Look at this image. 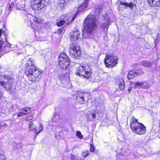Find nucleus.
Instances as JSON below:
<instances>
[{
  "label": "nucleus",
  "instance_id": "14",
  "mask_svg": "<svg viewBox=\"0 0 160 160\" xmlns=\"http://www.w3.org/2000/svg\"><path fill=\"white\" fill-rule=\"evenodd\" d=\"M60 116L58 114H55L54 115L53 118H52V122L49 123V127L52 129H53L54 128H56V125L55 124H52V122L56 123L60 119Z\"/></svg>",
  "mask_w": 160,
  "mask_h": 160
},
{
  "label": "nucleus",
  "instance_id": "42",
  "mask_svg": "<svg viewBox=\"0 0 160 160\" xmlns=\"http://www.w3.org/2000/svg\"><path fill=\"white\" fill-rule=\"evenodd\" d=\"M131 89H132V88L131 87H130L128 88V90L129 93L130 92Z\"/></svg>",
  "mask_w": 160,
  "mask_h": 160
},
{
  "label": "nucleus",
  "instance_id": "34",
  "mask_svg": "<svg viewBox=\"0 0 160 160\" xmlns=\"http://www.w3.org/2000/svg\"><path fill=\"white\" fill-rule=\"evenodd\" d=\"M33 118V116L32 115H30V116H28L26 118V120L27 121H29L30 120H31Z\"/></svg>",
  "mask_w": 160,
  "mask_h": 160
},
{
  "label": "nucleus",
  "instance_id": "43",
  "mask_svg": "<svg viewBox=\"0 0 160 160\" xmlns=\"http://www.w3.org/2000/svg\"><path fill=\"white\" fill-rule=\"evenodd\" d=\"M2 33L4 34V32L2 31L1 29H0V36H1V34Z\"/></svg>",
  "mask_w": 160,
  "mask_h": 160
},
{
  "label": "nucleus",
  "instance_id": "22",
  "mask_svg": "<svg viewBox=\"0 0 160 160\" xmlns=\"http://www.w3.org/2000/svg\"><path fill=\"white\" fill-rule=\"evenodd\" d=\"M28 128L30 131L34 130L35 132V130H36V126L32 121L30 122L29 123Z\"/></svg>",
  "mask_w": 160,
  "mask_h": 160
},
{
  "label": "nucleus",
  "instance_id": "4",
  "mask_svg": "<svg viewBox=\"0 0 160 160\" xmlns=\"http://www.w3.org/2000/svg\"><path fill=\"white\" fill-rule=\"evenodd\" d=\"M91 67L90 65L80 66L78 68L76 74L80 76H82L87 79L91 75Z\"/></svg>",
  "mask_w": 160,
  "mask_h": 160
},
{
  "label": "nucleus",
  "instance_id": "21",
  "mask_svg": "<svg viewBox=\"0 0 160 160\" xmlns=\"http://www.w3.org/2000/svg\"><path fill=\"white\" fill-rule=\"evenodd\" d=\"M153 64V63L151 62H149L148 61H144L141 62V65L145 67H150Z\"/></svg>",
  "mask_w": 160,
  "mask_h": 160
},
{
  "label": "nucleus",
  "instance_id": "28",
  "mask_svg": "<svg viewBox=\"0 0 160 160\" xmlns=\"http://www.w3.org/2000/svg\"><path fill=\"white\" fill-rule=\"evenodd\" d=\"M14 79L13 78H10L8 80L7 83H9L10 84L8 85V89H9L11 87V85L14 82Z\"/></svg>",
  "mask_w": 160,
  "mask_h": 160
},
{
  "label": "nucleus",
  "instance_id": "8",
  "mask_svg": "<svg viewBox=\"0 0 160 160\" xmlns=\"http://www.w3.org/2000/svg\"><path fill=\"white\" fill-rule=\"evenodd\" d=\"M31 3L33 9L39 10L45 7L47 2L46 0H31Z\"/></svg>",
  "mask_w": 160,
  "mask_h": 160
},
{
  "label": "nucleus",
  "instance_id": "26",
  "mask_svg": "<svg viewBox=\"0 0 160 160\" xmlns=\"http://www.w3.org/2000/svg\"><path fill=\"white\" fill-rule=\"evenodd\" d=\"M137 74V76L138 75H141L144 74L143 71L140 69L135 70Z\"/></svg>",
  "mask_w": 160,
  "mask_h": 160
},
{
  "label": "nucleus",
  "instance_id": "29",
  "mask_svg": "<svg viewBox=\"0 0 160 160\" xmlns=\"http://www.w3.org/2000/svg\"><path fill=\"white\" fill-rule=\"evenodd\" d=\"M76 135L78 138L80 139H82L83 137V136L82 135L81 132L79 131H77L76 132Z\"/></svg>",
  "mask_w": 160,
  "mask_h": 160
},
{
  "label": "nucleus",
  "instance_id": "39",
  "mask_svg": "<svg viewBox=\"0 0 160 160\" xmlns=\"http://www.w3.org/2000/svg\"><path fill=\"white\" fill-rule=\"evenodd\" d=\"M62 30L63 29L62 28L59 29L57 31V33L59 34H60L61 33Z\"/></svg>",
  "mask_w": 160,
  "mask_h": 160
},
{
  "label": "nucleus",
  "instance_id": "30",
  "mask_svg": "<svg viewBox=\"0 0 160 160\" xmlns=\"http://www.w3.org/2000/svg\"><path fill=\"white\" fill-rule=\"evenodd\" d=\"M14 6V3L13 2H12L11 3L9 4V6L8 7V10L10 12H11L12 10V8Z\"/></svg>",
  "mask_w": 160,
  "mask_h": 160
},
{
  "label": "nucleus",
  "instance_id": "27",
  "mask_svg": "<svg viewBox=\"0 0 160 160\" xmlns=\"http://www.w3.org/2000/svg\"><path fill=\"white\" fill-rule=\"evenodd\" d=\"M43 125L42 124H41L40 125V127H39V131L38 132L37 130H35V134H36V135H38L41 131L43 130Z\"/></svg>",
  "mask_w": 160,
  "mask_h": 160
},
{
  "label": "nucleus",
  "instance_id": "12",
  "mask_svg": "<svg viewBox=\"0 0 160 160\" xmlns=\"http://www.w3.org/2000/svg\"><path fill=\"white\" fill-rule=\"evenodd\" d=\"M80 36V32L77 29H74L70 33V39L71 41H76L78 39Z\"/></svg>",
  "mask_w": 160,
  "mask_h": 160
},
{
  "label": "nucleus",
  "instance_id": "45",
  "mask_svg": "<svg viewBox=\"0 0 160 160\" xmlns=\"http://www.w3.org/2000/svg\"><path fill=\"white\" fill-rule=\"evenodd\" d=\"M105 73V74H107V73H106V72H105V73Z\"/></svg>",
  "mask_w": 160,
  "mask_h": 160
},
{
  "label": "nucleus",
  "instance_id": "38",
  "mask_svg": "<svg viewBox=\"0 0 160 160\" xmlns=\"http://www.w3.org/2000/svg\"><path fill=\"white\" fill-rule=\"evenodd\" d=\"M33 20L36 22H37L38 23H39L40 21L39 19H38V18L34 17L33 18Z\"/></svg>",
  "mask_w": 160,
  "mask_h": 160
},
{
  "label": "nucleus",
  "instance_id": "32",
  "mask_svg": "<svg viewBox=\"0 0 160 160\" xmlns=\"http://www.w3.org/2000/svg\"><path fill=\"white\" fill-rule=\"evenodd\" d=\"M85 93H83L82 92H79L78 93V96L77 97V98H79L80 97H81L82 96H84Z\"/></svg>",
  "mask_w": 160,
  "mask_h": 160
},
{
  "label": "nucleus",
  "instance_id": "3",
  "mask_svg": "<svg viewBox=\"0 0 160 160\" xmlns=\"http://www.w3.org/2000/svg\"><path fill=\"white\" fill-rule=\"evenodd\" d=\"M130 128L134 133L142 135L146 132L145 127L142 123L138 122L137 119L132 118L130 120Z\"/></svg>",
  "mask_w": 160,
  "mask_h": 160
},
{
  "label": "nucleus",
  "instance_id": "23",
  "mask_svg": "<svg viewBox=\"0 0 160 160\" xmlns=\"http://www.w3.org/2000/svg\"><path fill=\"white\" fill-rule=\"evenodd\" d=\"M101 10L99 8L96 9L94 11L93 13L92 12L90 15H92L94 18L96 19V17L98 16L100 13Z\"/></svg>",
  "mask_w": 160,
  "mask_h": 160
},
{
  "label": "nucleus",
  "instance_id": "37",
  "mask_svg": "<svg viewBox=\"0 0 160 160\" xmlns=\"http://www.w3.org/2000/svg\"><path fill=\"white\" fill-rule=\"evenodd\" d=\"M90 150L92 152H93L95 150L94 147L92 145H91Z\"/></svg>",
  "mask_w": 160,
  "mask_h": 160
},
{
  "label": "nucleus",
  "instance_id": "5",
  "mask_svg": "<svg viewBox=\"0 0 160 160\" xmlns=\"http://www.w3.org/2000/svg\"><path fill=\"white\" fill-rule=\"evenodd\" d=\"M58 60L59 66L61 69L65 70L69 68L70 62L69 58L65 53L60 54Z\"/></svg>",
  "mask_w": 160,
  "mask_h": 160
},
{
  "label": "nucleus",
  "instance_id": "36",
  "mask_svg": "<svg viewBox=\"0 0 160 160\" xmlns=\"http://www.w3.org/2000/svg\"><path fill=\"white\" fill-rule=\"evenodd\" d=\"M7 126V123L4 122H2L0 124L1 127H6Z\"/></svg>",
  "mask_w": 160,
  "mask_h": 160
},
{
  "label": "nucleus",
  "instance_id": "33",
  "mask_svg": "<svg viewBox=\"0 0 160 160\" xmlns=\"http://www.w3.org/2000/svg\"><path fill=\"white\" fill-rule=\"evenodd\" d=\"M78 100H79L81 101V103H82V102H84L85 101V99L84 98V96H82L81 97H80L79 98H77Z\"/></svg>",
  "mask_w": 160,
  "mask_h": 160
},
{
  "label": "nucleus",
  "instance_id": "17",
  "mask_svg": "<svg viewBox=\"0 0 160 160\" xmlns=\"http://www.w3.org/2000/svg\"><path fill=\"white\" fill-rule=\"evenodd\" d=\"M147 2L152 7H158L160 5V0H148Z\"/></svg>",
  "mask_w": 160,
  "mask_h": 160
},
{
  "label": "nucleus",
  "instance_id": "44",
  "mask_svg": "<svg viewBox=\"0 0 160 160\" xmlns=\"http://www.w3.org/2000/svg\"><path fill=\"white\" fill-rule=\"evenodd\" d=\"M11 44H8V45H7V47H8V48H10V47H11Z\"/></svg>",
  "mask_w": 160,
  "mask_h": 160
},
{
  "label": "nucleus",
  "instance_id": "11",
  "mask_svg": "<svg viewBox=\"0 0 160 160\" xmlns=\"http://www.w3.org/2000/svg\"><path fill=\"white\" fill-rule=\"evenodd\" d=\"M82 3L78 8V11L77 12L76 14L80 12L83 11L86 9L88 7L89 2V0H81Z\"/></svg>",
  "mask_w": 160,
  "mask_h": 160
},
{
  "label": "nucleus",
  "instance_id": "15",
  "mask_svg": "<svg viewBox=\"0 0 160 160\" xmlns=\"http://www.w3.org/2000/svg\"><path fill=\"white\" fill-rule=\"evenodd\" d=\"M134 86L136 87L138 86L143 88H148L150 87V85L149 83L146 82H137L134 83Z\"/></svg>",
  "mask_w": 160,
  "mask_h": 160
},
{
  "label": "nucleus",
  "instance_id": "10",
  "mask_svg": "<svg viewBox=\"0 0 160 160\" xmlns=\"http://www.w3.org/2000/svg\"><path fill=\"white\" fill-rule=\"evenodd\" d=\"M104 19L102 21V22L101 25L102 28L105 32H107L108 28L109 27V22L110 21V18L109 17L106 15L104 17Z\"/></svg>",
  "mask_w": 160,
  "mask_h": 160
},
{
  "label": "nucleus",
  "instance_id": "25",
  "mask_svg": "<svg viewBox=\"0 0 160 160\" xmlns=\"http://www.w3.org/2000/svg\"><path fill=\"white\" fill-rule=\"evenodd\" d=\"M0 85L1 86L3 87L6 89H8V85L10 84L9 83H7L4 81H1L0 82Z\"/></svg>",
  "mask_w": 160,
  "mask_h": 160
},
{
  "label": "nucleus",
  "instance_id": "19",
  "mask_svg": "<svg viewBox=\"0 0 160 160\" xmlns=\"http://www.w3.org/2000/svg\"><path fill=\"white\" fill-rule=\"evenodd\" d=\"M120 4L122 5H124L126 7H129L131 10H132L133 9V7H135L136 6V4L135 3H133L132 2L128 3L127 2H120Z\"/></svg>",
  "mask_w": 160,
  "mask_h": 160
},
{
  "label": "nucleus",
  "instance_id": "16",
  "mask_svg": "<svg viewBox=\"0 0 160 160\" xmlns=\"http://www.w3.org/2000/svg\"><path fill=\"white\" fill-rule=\"evenodd\" d=\"M117 84H118L120 89L123 90L125 88L124 82V80L122 78H119L116 81Z\"/></svg>",
  "mask_w": 160,
  "mask_h": 160
},
{
  "label": "nucleus",
  "instance_id": "46",
  "mask_svg": "<svg viewBox=\"0 0 160 160\" xmlns=\"http://www.w3.org/2000/svg\"><path fill=\"white\" fill-rule=\"evenodd\" d=\"M1 54H0V57H1Z\"/></svg>",
  "mask_w": 160,
  "mask_h": 160
},
{
  "label": "nucleus",
  "instance_id": "20",
  "mask_svg": "<svg viewBox=\"0 0 160 160\" xmlns=\"http://www.w3.org/2000/svg\"><path fill=\"white\" fill-rule=\"evenodd\" d=\"M136 76L137 74L135 70H132L130 71L129 72L128 74L127 77L128 79H131Z\"/></svg>",
  "mask_w": 160,
  "mask_h": 160
},
{
  "label": "nucleus",
  "instance_id": "6",
  "mask_svg": "<svg viewBox=\"0 0 160 160\" xmlns=\"http://www.w3.org/2000/svg\"><path fill=\"white\" fill-rule=\"evenodd\" d=\"M118 58L113 54H107L104 59L105 66L108 68H111L114 67L117 64Z\"/></svg>",
  "mask_w": 160,
  "mask_h": 160
},
{
  "label": "nucleus",
  "instance_id": "1",
  "mask_svg": "<svg viewBox=\"0 0 160 160\" xmlns=\"http://www.w3.org/2000/svg\"><path fill=\"white\" fill-rule=\"evenodd\" d=\"M26 65L25 73L28 79L32 81L38 80L42 77L43 71L36 68L34 66V62L32 61L31 59L27 60Z\"/></svg>",
  "mask_w": 160,
  "mask_h": 160
},
{
  "label": "nucleus",
  "instance_id": "9",
  "mask_svg": "<svg viewBox=\"0 0 160 160\" xmlns=\"http://www.w3.org/2000/svg\"><path fill=\"white\" fill-rule=\"evenodd\" d=\"M76 17V16L74 15L72 18V20H71L70 21H69V17H65V15L62 16V18H63V20H61L59 22H57V25L58 26H61L64 24L66 23V24H69L71 22L74 20Z\"/></svg>",
  "mask_w": 160,
  "mask_h": 160
},
{
  "label": "nucleus",
  "instance_id": "41",
  "mask_svg": "<svg viewBox=\"0 0 160 160\" xmlns=\"http://www.w3.org/2000/svg\"><path fill=\"white\" fill-rule=\"evenodd\" d=\"M3 44V42L0 41V49L1 48Z\"/></svg>",
  "mask_w": 160,
  "mask_h": 160
},
{
  "label": "nucleus",
  "instance_id": "35",
  "mask_svg": "<svg viewBox=\"0 0 160 160\" xmlns=\"http://www.w3.org/2000/svg\"><path fill=\"white\" fill-rule=\"evenodd\" d=\"M0 160H5V157L3 154H0Z\"/></svg>",
  "mask_w": 160,
  "mask_h": 160
},
{
  "label": "nucleus",
  "instance_id": "18",
  "mask_svg": "<svg viewBox=\"0 0 160 160\" xmlns=\"http://www.w3.org/2000/svg\"><path fill=\"white\" fill-rule=\"evenodd\" d=\"M96 117V112H95L93 113H90L86 115V118L88 121H93Z\"/></svg>",
  "mask_w": 160,
  "mask_h": 160
},
{
  "label": "nucleus",
  "instance_id": "2",
  "mask_svg": "<svg viewBox=\"0 0 160 160\" xmlns=\"http://www.w3.org/2000/svg\"><path fill=\"white\" fill-rule=\"evenodd\" d=\"M98 23L96 19L92 15H88L84 22V32L82 35L85 38H89L92 35L96 28Z\"/></svg>",
  "mask_w": 160,
  "mask_h": 160
},
{
  "label": "nucleus",
  "instance_id": "13",
  "mask_svg": "<svg viewBox=\"0 0 160 160\" xmlns=\"http://www.w3.org/2000/svg\"><path fill=\"white\" fill-rule=\"evenodd\" d=\"M31 111L30 108L29 107H25L19 110V112L18 114V117H21L27 114Z\"/></svg>",
  "mask_w": 160,
  "mask_h": 160
},
{
  "label": "nucleus",
  "instance_id": "47",
  "mask_svg": "<svg viewBox=\"0 0 160 160\" xmlns=\"http://www.w3.org/2000/svg\"><path fill=\"white\" fill-rule=\"evenodd\" d=\"M159 125H160V124H159Z\"/></svg>",
  "mask_w": 160,
  "mask_h": 160
},
{
  "label": "nucleus",
  "instance_id": "40",
  "mask_svg": "<svg viewBox=\"0 0 160 160\" xmlns=\"http://www.w3.org/2000/svg\"><path fill=\"white\" fill-rule=\"evenodd\" d=\"M70 158L72 160H74L75 159V157L74 155L72 154H71V156H70Z\"/></svg>",
  "mask_w": 160,
  "mask_h": 160
},
{
  "label": "nucleus",
  "instance_id": "31",
  "mask_svg": "<svg viewBox=\"0 0 160 160\" xmlns=\"http://www.w3.org/2000/svg\"><path fill=\"white\" fill-rule=\"evenodd\" d=\"M88 155V152L87 151L83 152L82 153V155L84 157H87Z\"/></svg>",
  "mask_w": 160,
  "mask_h": 160
},
{
  "label": "nucleus",
  "instance_id": "24",
  "mask_svg": "<svg viewBox=\"0 0 160 160\" xmlns=\"http://www.w3.org/2000/svg\"><path fill=\"white\" fill-rule=\"evenodd\" d=\"M68 1V0H59V4L61 8H64L66 5V3H67Z\"/></svg>",
  "mask_w": 160,
  "mask_h": 160
},
{
  "label": "nucleus",
  "instance_id": "7",
  "mask_svg": "<svg viewBox=\"0 0 160 160\" xmlns=\"http://www.w3.org/2000/svg\"><path fill=\"white\" fill-rule=\"evenodd\" d=\"M81 52L78 45L75 43L72 42L69 47V53L71 56L77 58L80 56Z\"/></svg>",
  "mask_w": 160,
  "mask_h": 160
}]
</instances>
